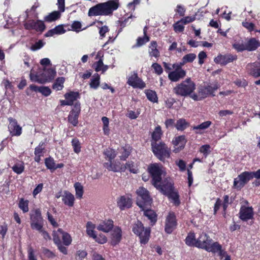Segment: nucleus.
<instances>
[{
    "mask_svg": "<svg viewBox=\"0 0 260 260\" xmlns=\"http://www.w3.org/2000/svg\"><path fill=\"white\" fill-rule=\"evenodd\" d=\"M118 7V0H111L106 3L99 4L90 8L88 14L89 16L108 15L117 9Z\"/></svg>",
    "mask_w": 260,
    "mask_h": 260,
    "instance_id": "obj_1",
    "label": "nucleus"
},
{
    "mask_svg": "<svg viewBox=\"0 0 260 260\" xmlns=\"http://www.w3.org/2000/svg\"><path fill=\"white\" fill-rule=\"evenodd\" d=\"M132 229L133 232L139 237L141 245L147 244L150 238V228H145L143 223L138 220L132 224Z\"/></svg>",
    "mask_w": 260,
    "mask_h": 260,
    "instance_id": "obj_2",
    "label": "nucleus"
},
{
    "mask_svg": "<svg viewBox=\"0 0 260 260\" xmlns=\"http://www.w3.org/2000/svg\"><path fill=\"white\" fill-rule=\"evenodd\" d=\"M253 178H260V169L255 172H242L234 179L233 186L235 189L240 190Z\"/></svg>",
    "mask_w": 260,
    "mask_h": 260,
    "instance_id": "obj_3",
    "label": "nucleus"
},
{
    "mask_svg": "<svg viewBox=\"0 0 260 260\" xmlns=\"http://www.w3.org/2000/svg\"><path fill=\"white\" fill-rule=\"evenodd\" d=\"M195 89L194 83L189 78L177 84L173 90L176 95L185 97L190 95Z\"/></svg>",
    "mask_w": 260,
    "mask_h": 260,
    "instance_id": "obj_4",
    "label": "nucleus"
},
{
    "mask_svg": "<svg viewBox=\"0 0 260 260\" xmlns=\"http://www.w3.org/2000/svg\"><path fill=\"white\" fill-rule=\"evenodd\" d=\"M152 150L154 155L161 161L170 156V149L163 142H151Z\"/></svg>",
    "mask_w": 260,
    "mask_h": 260,
    "instance_id": "obj_5",
    "label": "nucleus"
},
{
    "mask_svg": "<svg viewBox=\"0 0 260 260\" xmlns=\"http://www.w3.org/2000/svg\"><path fill=\"white\" fill-rule=\"evenodd\" d=\"M138 195L136 204L142 210L144 208L150 206L152 203V199L149 191L144 187H140L136 191Z\"/></svg>",
    "mask_w": 260,
    "mask_h": 260,
    "instance_id": "obj_6",
    "label": "nucleus"
},
{
    "mask_svg": "<svg viewBox=\"0 0 260 260\" xmlns=\"http://www.w3.org/2000/svg\"><path fill=\"white\" fill-rule=\"evenodd\" d=\"M148 172L152 178V184L154 186H158V183L161 182L162 178L161 169L155 165V164H151L148 168Z\"/></svg>",
    "mask_w": 260,
    "mask_h": 260,
    "instance_id": "obj_7",
    "label": "nucleus"
},
{
    "mask_svg": "<svg viewBox=\"0 0 260 260\" xmlns=\"http://www.w3.org/2000/svg\"><path fill=\"white\" fill-rule=\"evenodd\" d=\"M133 165L134 164H104V166L109 171L121 172L124 171L127 166L129 168L131 172L133 173H137L138 169L133 168L132 167H133Z\"/></svg>",
    "mask_w": 260,
    "mask_h": 260,
    "instance_id": "obj_8",
    "label": "nucleus"
},
{
    "mask_svg": "<svg viewBox=\"0 0 260 260\" xmlns=\"http://www.w3.org/2000/svg\"><path fill=\"white\" fill-rule=\"evenodd\" d=\"M30 227L32 230H40L43 228V217L40 209L35 210L34 213L30 215Z\"/></svg>",
    "mask_w": 260,
    "mask_h": 260,
    "instance_id": "obj_9",
    "label": "nucleus"
},
{
    "mask_svg": "<svg viewBox=\"0 0 260 260\" xmlns=\"http://www.w3.org/2000/svg\"><path fill=\"white\" fill-rule=\"evenodd\" d=\"M218 88V85L216 82L202 86L199 89V95L201 96L202 98H206L210 95L214 96V94H213V93Z\"/></svg>",
    "mask_w": 260,
    "mask_h": 260,
    "instance_id": "obj_10",
    "label": "nucleus"
},
{
    "mask_svg": "<svg viewBox=\"0 0 260 260\" xmlns=\"http://www.w3.org/2000/svg\"><path fill=\"white\" fill-rule=\"evenodd\" d=\"M254 211L252 206L242 205L239 212V218L243 221L254 219Z\"/></svg>",
    "mask_w": 260,
    "mask_h": 260,
    "instance_id": "obj_11",
    "label": "nucleus"
},
{
    "mask_svg": "<svg viewBox=\"0 0 260 260\" xmlns=\"http://www.w3.org/2000/svg\"><path fill=\"white\" fill-rule=\"evenodd\" d=\"M177 225L176 217L174 213H169L167 216L166 222L165 231L167 234H170L176 229Z\"/></svg>",
    "mask_w": 260,
    "mask_h": 260,
    "instance_id": "obj_12",
    "label": "nucleus"
},
{
    "mask_svg": "<svg viewBox=\"0 0 260 260\" xmlns=\"http://www.w3.org/2000/svg\"><path fill=\"white\" fill-rule=\"evenodd\" d=\"M223 202H222V200L220 198H218L216 199L213 209L214 215L217 214L221 206L222 207L223 211L225 212L229 205L232 203V201L230 199L229 195H224L223 197Z\"/></svg>",
    "mask_w": 260,
    "mask_h": 260,
    "instance_id": "obj_13",
    "label": "nucleus"
},
{
    "mask_svg": "<svg viewBox=\"0 0 260 260\" xmlns=\"http://www.w3.org/2000/svg\"><path fill=\"white\" fill-rule=\"evenodd\" d=\"M127 83L135 88L143 89L146 87V84L138 77L136 73H133L129 76Z\"/></svg>",
    "mask_w": 260,
    "mask_h": 260,
    "instance_id": "obj_14",
    "label": "nucleus"
},
{
    "mask_svg": "<svg viewBox=\"0 0 260 260\" xmlns=\"http://www.w3.org/2000/svg\"><path fill=\"white\" fill-rule=\"evenodd\" d=\"M26 29H34L37 31L42 32L45 28L44 22L41 20L35 21L34 20H28L24 24Z\"/></svg>",
    "mask_w": 260,
    "mask_h": 260,
    "instance_id": "obj_15",
    "label": "nucleus"
},
{
    "mask_svg": "<svg viewBox=\"0 0 260 260\" xmlns=\"http://www.w3.org/2000/svg\"><path fill=\"white\" fill-rule=\"evenodd\" d=\"M80 111V104L79 103L77 102L74 105L73 108L71 111L68 116L69 122L74 126H76L78 123V117Z\"/></svg>",
    "mask_w": 260,
    "mask_h": 260,
    "instance_id": "obj_16",
    "label": "nucleus"
},
{
    "mask_svg": "<svg viewBox=\"0 0 260 260\" xmlns=\"http://www.w3.org/2000/svg\"><path fill=\"white\" fill-rule=\"evenodd\" d=\"M9 122L8 129L12 136H19L22 134V127L18 124L17 120L12 117L8 118Z\"/></svg>",
    "mask_w": 260,
    "mask_h": 260,
    "instance_id": "obj_17",
    "label": "nucleus"
},
{
    "mask_svg": "<svg viewBox=\"0 0 260 260\" xmlns=\"http://www.w3.org/2000/svg\"><path fill=\"white\" fill-rule=\"evenodd\" d=\"M212 242L213 240L207 234L202 232L198 237L197 248L206 250Z\"/></svg>",
    "mask_w": 260,
    "mask_h": 260,
    "instance_id": "obj_18",
    "label": "nucleus"
},
{
    "mask_svg": "<svg viewBox=\"0 0 260 260\" xmlns=\"http://www.w3.org/2000/svg\"><path fill=\"white\" fill-rule=\"evenodd\" d=\"M122 231L121 228L118 226H115L111 233V245L113 246L118 245L122 239Z\"/></svg>",
    "mask_w": 260,
    "mask_h": 260,
    "instance_id": "obj_19",
    "label": "nucleus"
},
{
    "mask_svg": "<svg viewBox=\"0 0 260 260\" xmlns=\"http://www.w3.org/2000/svg\"><path fill=\"white\" fill-rule=\"evenodd\" d=\"M187 140L183 135L175 137L172 140V144L174 145L173 151L175 153L179 152L182 150L186 143Z\"/></svg>",
    "mask_w": 260,
    "mask_h": 260,
    "instance_id": "obj_20",
    "label": "nucleus"
},
{
    "mask_svg": "<svg viewBox=\"0 0 260 260\" xmlns=\"http://www.w3.org/2000/svg\"><path fill=\"white\" fill-rule=\"evenodd\" d=\"M154 187L160 189L162 193L166 196L171 193L174 189V184L167 180H165L162 182L158 183V186Z\"/></svg>",
    "mask_w": 260,
    "mask_h": 260,
    "instance_id": "obj_21",
    "label": "nucleus"
},
{
    "mask_svg": "<svg viewBox=\"0 0 260 260\" xmlns=\"http://www.w3.org/2000/svg\"><path fill=\"white\" fill-rule=\"evenodd\" d=\"M236 59H237V56L235 55H219L215 58L214 61L217 63L225 65L228 63L231 62L234 60H235Z\"/></svg>",
    "mask_w": 260,
    "mask_h": 260,
    "instance_id": "obj_22",
    "label": "nucleus"
},
{
    "mask_svg": "<svg viewBox=\"0 0 260 260\" xmlns=\"http://www.w3.org/2000/svg\"><path fill=\"white\" fill-rule=\"evenodd\" d=\"M144 208V210H142L143 212V215L147 217L148 219L150 220V224L153 226L155 224L157 220V214L156 213L151 209H146Z\"/></svg>",
    "mask_w": 260,
    "mask_h": 260,
    "instance_id": "obj_23",
    "label": "nucleus"
},
{
    "mask_svg": "<svg viewBox=\"0 0 260 260\" xmlns=\"http://www.w3.org/2000/svg\"><path fill=\"white\" fill-rule=\"evenodd\" d=\"M246 70L249 74L254 77L260 76V64L257 62L248 64Z\"/></svg>",
    "mask_w": 260,
    "mask_h": 260,
    "instance_id": "obj_24",
    "label": "nucleus"
},
{
    "mask_svg": "<svg viewBox=\"0 0 260 260\" xmlns=\"http://www.w3.org/2000/svg\"><path fill=\"white\" fill-rule=\"evenodd\" d=\"M62 201L65 205L72 207L74 205V196L69 191L65 190L62 195Z\"/></svg>",
    "mask_w": 260,
    "mask_h": 260,
    "instance_id": "obj_25",
    "label": "nucleus"
},
{
    "mask_svg": "<svg viewBox=\"0 0 260 260\" xmlns=\"http://www.w3.org/2000/svg\"><path fill=\"white\" fill-rule=\"evenodd\" d=\"M185 75V70H176L170 72L168 74V78L171 81L177 82L183 78Z\"/></svg>",
    "mask_w": 260,
    "mask_h": 260,
    "instance_id": "obj_26",
    "label": "nucleus"
},
{
    "mask_svg": "<svg viewBox=\"0 0 260 260\" xmlns=\"http://www.w3.org/2000/svg\"><path fill=\"white\" fill-rule=\"evenodd\" d=\"M113 221L112 219H105L98 226V230L108 233L114 228Z\"/></svg>",
    "mask_w": 260,
    "mask_h": 260,
    "instance_id": "obj_27",
    "label": "nucleus"
},
{
    "mask_svg": "<svg viewBox=\"0 0 260 260\" xmlns=\"http://www.w3.org/2000/svg\"><path fill=\"white\" fill-rule=\"evenodd\" d=\"M53 240L59 251L64 255L67 254L68 250L67 247L63 246L60 240V236H59L57 233H55V231H53Z\"/></svg>",
    "mask_w": 260,
    "mask_h": 260,
    "instance_id": "obj_28",
    "label": "nucleus"
},
{
    "mask_svg": "<svg viewBox=\"0 0 260 260\" xmlns=\"http://www.w3.org/2000/svg\"><path fill=\"white\" fill-rule=\"evenodd\" d=\"M117 205L121 210H123L125 208H129L132 205V200L128 197L121 196L117 201Z\"/></svg>",
    "mask_w": 260,
    "mask_h": 260,
    "instance_id": "obj_29",
    "label": "nucleus"
},
{
    "mask_svg": "<svg viewBox=\"0 0 260 260\" xmlns=\"http://www.w3.org/2000/svg\"><path fill=\"white\" fill-rule=\"evenodd\" d=\"M184 241L186 245L188 246L197 247L198 238L196 239V234L194 232H189Z\"/></svg>",
    "mask_w": 260,
    "mask_h": 260,
    "instance_id": "obj_30",
    "label": "nucleus"
},
{
    "mask_svg": "<svg viewBox=\"0 0 260 260\" xmlns=\"http://www.w3.org/2000/svg\"><path fill=\"white\" fill-rule=\"evenodd\" d=\"M55 233H57V235L59 236V234L61 235L62 244L66 246H69L72 243V238L69 234L64 232L61 229H58L57 231H55Z\"/></svg>",
    "mask_w": 260,
    "mask_h": 260,
    "instance_id": "obj_31",
    "label": "nucleus"
},
{
    "mask_svg": "<svg viewBox=\"0 0 260 260\" xmlns=\"http://www.w3.org/2000/svg\"><path fill=\"white\" fill-rule=\"evenodd\" d=\"M45 148V144L44 142H41L39 143L38 146L35 148V160L36 162H39L41 160V157L43 156Z\"/></svg>",
    "mask_w": 260,
    "mask_h": 260,
    "instance_id": "obj_32",
    "label": "nucleus"
},
{
    "mask_svg": "<svg viewBox=\"0 0 260 260\" xmlns=\"http://www.w3.org/2000/svg\"><path fill=\"white\" fill-rule=\"evenodd\" d=\"M260 46V42L252 38L246 41V50L252 51L255 50Z\"/></svg>",
    "mask_w": 260,
    "mask_h": 260,
    "instance_id": "obj_33",
    "label": "nucleus"
},
{
    "mask_svg": "<svg viewBox=\"0 0 260 260\" xmlns=\"http://www.w3.org/2000/svg\"><path fill=\"white\" fill-rule=\"evenodd\" d=\"M93 67L96 72H102V73H104L109 68V66L104 64L103 61L101 60L95 61L93 63Z\"/></svg>",
    "mask_w": 260,
    "mask_h": 260,
    "instance_id": "obj_34",
    "label": "nucleus"
},
{
    "mask_svg": "<svg viewBox=\"0 0 260 260\" xmlns=\"http://www.w3.org/2000/svg\"><path fill=\"white\" fill-rule=\"evenodd\" d=\"M144 37H139L137 39V42L135 46H133V47H139L145 44L147 42H148L149 41V37H148L146 35V32H147V27H145L144 29Z\"/></svg>",
    "mask_w": 260,
    "mask_h": 260,
    "instance_id": "obj_35",
    "label": "nucleus"
},
{
    "mask_svg": "<svg viewBox=\"0 0 260 260\" xmlns=\"http://www.w3.org/2000/svg\"><path fill=\"white\" fill-rule=\"evenodd\" d=\"M130 154L129 147H121L118 150L117 154L120 158L121 160H125Z\"/></svg>",
    "mask_w": 260,
    "mask_h": 260,
    "instance_id": "obj_36",
    "label": "nucleus"
},
{
    "mask_svg": "<svg viewBox=\"0 0 260 260\" xmlns=\"http://www.w3.org/2000/svg\"><path fill=\"white\" fill-rule=\"evenodd\" d=\"M232 45L233 47L238 52L246 50V41L242 40H235Z\"/></svg>",
    "mask_w": 260,
    "mask_h": 260,
    "instance_id": "obj_37",
    "label": "nucleus"
},
{
    "mask_svg": "<svg viewBox=\"0 0 260 260\" xmlns=\"http://www.w3.org/2000/svg\"><path fill=\"white\" fill-rule=\"evenodd\" d=\"M189 123L184 118L178 119L175 123V126L179 131H183L189 126Z\"/></svg>",
    "mask_w": 260,
    "mask_h": 260,
    "instance_id": "obj_38",
    "label": "nucleus"
},
{
    "mask_svg": "<svg viewBox=\"0 0 260 260\" xmlns=\"http://www.w3.org/2000/svg\"><path fill=\"white\" fill-rule=\"evenodd\" d=\"M157 43L155 41L151 42L149 47V53L151 56L157 57L159 56V52L157 49Z\"/></svg>",
    "mask_w": 260,
    "mask_h": 260,
    "instance_id": "obj_39",
    "label": "nucleus"
},
{
    "mask_svg": "<svg viewBox=\"0 0 260 260\" xmlns=\"http://www.w3.org/2000/svg\"><path fill=\"white\" fill-rule=\"evenodd\" d=\"M65 30L61 25H58L54 28L49 30L45 35L46 37H51L54 35H60L64 34Z\"/></svg>",
    "mask_w": 260,
    "mask_h": 260,
    "instance_id": "obj_40",
    "label": "nucleus"
},
{
    "mask_svg": "<svg viewBox=\"0 0 260 260\" xmlns=\"http://www.w3.org/2000/svg\"><path fill=\"white\" fill-rule=\"evenodd\" d=\"M79 97L78 92L71 91L64 94L66 100H68L69 103L72 105L74 102L76 101Z\"/></svg>",
    "mask_w": 260,
    "mask_h": 260,
    "instance_id": "obj_41",
    "label": "nucleus"
},
{
    "mask_svg": "<svg viewBox=\"0 0 260 260\" xmlns=\"http://www.w3.org/2000/svg\"><path fill=\"white\" fill-rule=\"evenodd\" d=\"M56 71L53 69H48L44 71V80L45 82L50 81L54 79L56 76Z\"/></svg>",
    "mask_w": 260,
    "mask_h": 260,
    "instance_id": "obj_42",
    "label": "nucleus"
},
{
    "mask_svg": "<svg viewBox=\"0 0 260 260\" xmlns=\"http://www.w3.org/2000/svg\"><path fill=\"white\" fill-rule=\"evenodd\" d=\"M95 224H93L91 221H88L86 223V233L87 234L92 238H96L95 232L94 229Z\"/></svg>",
    "mask_w": 260,
    "mask_h": 260,
    "instance_id": "obj_43",
    "label": "nucleus"
},
{
    "mask_svg": "<svg viewBox=\"0 0 260 260\" xmlns=\"http://www.w3.org/2000/svg\"><path fill=\"white\" fill-rule=\"evenodd\" d=\"M222 248V245L218 242H212L206 251L213 253H217Z\"/></svg>",
    "mask_w": 260,
    "mask_h": 260,
    "instance_id": "obj_44",
    "label": "nucleus"
},
{
    "mask_svg": "<svg viewBox=\"0 0 260 260\" xmlns=\"http://www.w3.org/2000/svg\"><path fill=\"white\" fill-rule=\"evenodd\" d=\"M211 124V122L210 121H207L200 124V125L194 126L192 127L193 130H196V133L201 134V130H204L208 128Z\"/></svg>",
    "mask_w": 260,
    "mask_h": 260,
    "instance_id": "obj_45",
    "label": "nucleus"
},
{
    "mask_svg": "<svg viewBox=\"0 0 260 260\" xmlns=\"http://www.w3.org/2000/svg\"><path fill=\"white\" fill-rule=\"evenodd\" d=\"M100 76L98 74H95L90 79V87L93 89H97L100 85Z\"/></svg>",
    "mask_w": 260,
    "mask_h": 260,
    "instance_id": "obj_46",
    "label": "nucleus"
},
{
    "mask_svg": "<svg viewBox=\"0 0 260 260\" xmlns=\"http://www.w3.org/2000/svg\"><path fill=\"white\" fill-rule=\"evenodd\" d=\"M145 93L147 96V98L150 101L153 103H157L158 101V98L156 92L150 89L145 90Z\"/></svg>",
    "mask_w": 260,
    "mask_h": 260,
    "instance_id": "obj_47",
    "label": "nucleus"
},
{
    "mask_svg": "<svg viewBox=\"0 0 260 260\" xmlns=\"http://www.w3.org/2000/svg\"><path fill=\"white\" fill-rule=\"evenodd\" d=\"M28 204L29 201L27 200L21 198L19 201L18 207L23 213H26L29 211Z\"/></svg>",
    "mask_w": 260,
    "mask_h": 260,
    "instance_id": "obj_48",
    "label": "nucleus"
},
{
    "mask_svg": "<svg viewBox=\"0 0 260 260\" xmlns=\"http://www.w3.org/2000/svg\"><path fill=\"white\" fill-rule=\"evenodd\" d=\"M60 16V12L59 11H54L51 13H50L49 15H47L45 17L44 20L45 21L47 22H52L56 20H57L58 18H59Z\"/></svg>",
    "mask_w": 260,
    "mask_h": 260,
    "instance_id": "obj_49",
    "label": "nucleus"
},
{
    "mask_svg": "<svg viewBox=\"0 0 260 260\" xmlns=\"http://www.w3.org/2000/svg\"><path fill=\"white\" fill-rule=\"evenodd\" d=\"M65 79L64 77H59L57 78L53 85V88L56 90H60L63 87V83Z\"/></svg>",
    "mask_w": 260,
    "mask_h": 260,
    "instance_id": "obj_50",
    "label": "nucleus"
},
{
    "mask_svg": "<svg viewBox=\"0 0 260 260\" xmlns=\"http://www.w3.org/2000/svg\"><path fill=\"white\" fill-rule=\"evenodd\" d=\"M161 135L162 132L161 127L160 126L158 125L155 127L154 132L152 134V142H157V141H158L160 139Z\"/></svg>",
    "mask_w": 260,
    "mask_h": 260,
    "instance_id": "obj_51",
    "label": "nucleus"
},
{
    "mask_svg": "<svg viewBox=\"0 0 260 260\" xmlns=\"http://www.w3.org/2000/svg\"><path fill=\"white\" fill-rule=\"evenodd\" d=\"M167 196L169 199L172 200L175 205L179 206L180 204L179 195L178 192L173 191L172 192H171V193L167 195Z\"/></svg>",
    "mask_w": 260,
    "mask_h": 260,
    "instance_id": "obj_52",
    "label": "nucleus"
},
{
    "mask_svg": "<svg viewBox=\"0 0 260 260\" xmlns=\"http://www.w3.org/2000/svg\"><path fill=\"white\" fill-rule=\"evenodd\" d=\"M74 187L76 191V196L77 198L81 199L83 194V187L79 182H76L74 184Z\"/></svg>",
    "mask_w": 260,
    "mask_h": 260,
    "instance_id": "obj_53",
    "label": "nucleus"
},
{
    "mask_svg": "<svg viewBox=\"0 0 260 260\" xmlns=\"http://www.w3.org/2000/svg\"><path fill=\"white\" fill-rule=\"evenodd\" d=\"M30 79L32 82H38L39 83H45V80L44 77H40L38 74H34L32 73V69L31 70L29 74Z\"/></svg>",
    "mask_w": 260,
    "mask_h": 260,
    "instance_id": "obj_54",
    "label": "nucleus"
},
{
    "mask_svg": "<svg viewBox=\"0 0 260 260\" xmlns=\"http://www.w3.org/2000/svg\"><path fill=\"white\" fill-rule=\"evenodd\" d=\"M72 146L75 153H78L81 151V143L78 139L74 138L72 139Z\"/></svg>",
    "mask_w": 260,
    "mask_h": 260,
    "instance_id": "obj_55",
    "label": "nucleus"
},
{
    "mask_svg": "<svg viewBox=\"0 0 260 260\" xmlns=\"http://www.w3.org/2000/svg\"><path fill=\"white\" fill-rule=\"evenodd\" d=\"M196 58L194 53H189L184 56L182 59V64H185L187 62H192Z\"/></svg>",
    "mask_w": 260,
    "mask_h": 260,
    "instance_id": "obj_56",
    "label": "nucleus"
},
{
    "mask_svg": "<svg viewBox=\"0 0 260 260\" xmlns=\"http://www.w3.org/2000/svg\"><path fill=\"white\" fill-rule=\"evenodd\" d=\"M104 155L109 160L114 159L116 155L114 150L109 148L104 151Z\"/></svg>",
    "mask_w": 260,
    "mask_h": 260,
    "instance_id": "obj_57",
    "label": "nucleus"
},
{
    "mask_svg": "<svg viewBox=\"0 0 260 260\" xmlns=\"http://www.w3.org/2000/svg\"><path fill=\"white\" fill-rule=\"evenodd\" d=\"M23 164H15L12 167L13 171L17 174H21L24 170V167Z\"/></svg>",
    "mask_w": 260,
    "mask_h": 260,
    "instance_id": "obj_58",
    "label": "nucleus"
},
{
    "mask_svg": "<svg viewBox=\"0 0 260 260\" xmlns=\"http://www.w3.org/2000/svg\"><path fill=\"white\" fill-rule=\"evenodd\" d=\"M48 169H49L51 172H53L57 168H61L63 166V164H45Z\"/></svg>",
    "mask_w": 260,
    "mask_h": 260,
    "instance_id": "obj_59",
    "label": "nucleus"
},
{
    "mask_svg": "<svg viewBox=\"0 0 260 260\" xmlns=\"http://www.w3.org/2000/svg\"><path fill=\"white\" fill-rule=\"evenodd\" d=\"M47 219L50 223L52 225L53 228H57L58 226V223L56 221L54 218L53 215L49 212H47Z\"/></svg>",
    "mask_w": 260,
    "mask_h": 260,
    "instance_id": "obj_60",
    "label": "nucleus"
},
{
    "mask_svg": "<svg viewBox=\"0 0 260 260\" xmlns=\"http://www.w3.org/2000/svg\"><path fill=\"white\" fill-rule=\"evenodd\" d=\"M44 45V43L42 40H39L31 46L30 50L33 51H37L42 48Z\"/></svg>",
    "mask_w": 260,
    "mask_h": 260,
    "instance_id": "obj_61",
    "label": "nucleus"
},
{
    "mask_svg": "<svg viewBox=\"0 0 260 260\" xmlns=\"http://www.w3.org/2000/svg\"><path fill=\"white\" fill-rule=\"evenodd\" d=\"M152 68L154 70V72L160 75L162 73L163 70L161 66L157 63H153L151 66Z\"/></svg>",
    "mask_w": 260,
    "mask_h": 260,
    "instance_id": "obj_62",
    "label": "nucleus"
},
{
    "mask_svg": "<svg viewBox=\"0 0 260 260\" xmlns=\"http://www.w3.org/2000/svg\"><path fill=\"white\" fill-rule=\"evenodd\" d=\"M180 23H181V21L180 20L173 25L174 29L176 32H181L184 30V27Z\"/></svg>",
    "mask_w": 260,
    "mask_h": 260,
    "instance_id": "obj_63",
    "label": "nucleus"
},
{
    "mask_svg": "<svg viewBox=\"0 0 260 260\" xmlns=\"http://www.w3.org/2000/svg\"><path fill=\"white\" fill-rule=\"evenodd\" d=\"M28 260H37L35 255V251L32 247H29L27 250Z\"/></svg>",
    "mask_w": 260,
    "mask_h": 260,
    "instance_id": "obj_64",
    "label": "nucleus"
}]
</instances>
